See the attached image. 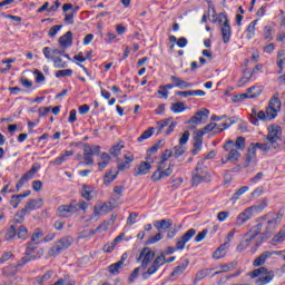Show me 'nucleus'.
<instances>
[{
	"label": "nucleus",
	"mask_w": 285,
	"mask_h": 285,
	"mask_svg": "<svg viewBox=\"0 0 285 285\" xmlns=\"http://www.w3.org/2000/svg\"><path fill=\"white\" fill-rule=\"evenodd\" d=\"M117 175H119V173H117V170H110L105 175L104 178V183L108 186L110 184H112L116 179H117Z\"/></svg>",
	"instance_id": "43"
},
{
	"label": "nucleus",
	"mask_w": 285,
	"mask_h": 285,
	"mask_svg": "<svg viewBox=\"0 0 285 285\" xmlns=\"http://www.w3.org/2000/svg\"><path fill=\"white\" fill-rule=\"evenodd\" d=\"M42 55L49 60V61H53L55 60V53H52V49H50L49 47H45L42 49Z\"/></svg>",
	"instance_id": "63"
},
{
	"label": "nucleus",
	"mask_w": 285,
	"mask_h": 285,
	"mask_svg": "<svg viewBox=\"0 0 285 285\" xmlns=\"http://www.w3.org/2000/svg\"><path fill=\"white\" fill-rule=\"evenodd\" d=\"M101 150L100 146L97 145H85L83 148V161L86 166H94L95 165V158H92L94 155H99V151Z\"/></svg>",
	"instance_id": "9"
},
{
	"label": "nucleus",
	"mask_w": 285,
	"mask_h": 285,
	"mask_svg": "<svg viewBox=\"0 0 285 285\" xmlns=\"http://www.w3.org/2000/svg\"><path fill=\"white\" fill-rule=\"evenodd\" d=\"M195 235H197V230L195 228H190L181 237L177 238L176 250H184L188 242H190Z\"/></svg>",
	"instance_id": "12"
},
{
	"label": "nucleus",
	"mask_w": 285,
	"mask_h": 285,
	"mask_svg": "<svg viewBox=\"0 0 285 285\" xmlns=\"http://www.w3.org/2000/svg\"><path fill=\"white\" fill-rule=\"evenodd\" d=\"M204 136H200V134L196 132V136L194 137V148L191 150L193 155H198L202 153V146H204Z\"/></svg>",
	"instance_id": "29"
},
{
	"label": "nucleus",
	"mask_w": 285,
	"mask_h": 285,
	"mask_svg": "<svg viewBox=\"0 0 285 285\" xmlns=\"http://www.w3.org/2000/svg\"><path fill=\"white\" fill-rule=\"evenodd\" d=\"M164 128H167L165 135H173L175 128H177V122L173 118H166L156 124V130H158V134L161 132Z\"/></svg>",
	"instance_id": "10"
},
{
	"label": "nucleus",
	"mask_w": 285,
	"mask_h": 285,
	"mask_svg": "<svg viewBox=\"0 0 285 285\" xmlns=\"http://www.w3.org/2000/svg\"><path fill=\"white\" fill-rule=\"evenodd\" d=\"M17 274V265H9L3 268V275L10 276Z\"/></svg>",
	"instance_id": "62"
},
{
	"label": "nucleus",
	"mask_w": 285,
	"mask_h": 285,
	"mask_svg": "<svg viewBox=\"0 0 285 285\" xmlns=\"http://www.w3.org/2000/svg\"><path fill=\"white\" fill-rule=\"evenodd\" d=\"M17 237V227H14V225H11L6 234H4V238L7 239V242H13V239Z\"/></svg>",
	"instance_id": "45"
},
{
	"label": "nucleus",
	"mask_w": 285,
	"mask_h": 285,
	"mask_svg": "<svg viewBox=\"0 0 285 285\" xmlns=\"http://www.w3.org/2000/svg\"><path fill=\"white\" fill-rule=\"evenodd\" d=\"M59 45L61 48H70L72 46V32L68 31L59 38Z\"/></svg>",
	"instance_id": "32"
},
{
	"label": "nucleus",
	"mask_w": 285,
	"mask_h": 285,
	"mask_svg": "<svg viewBox=\"0 0 285 285\" xmlns=\"http://www.w3.org/2000/svg\"><path fill=\"white\" fill-rule=\"evenodd\" d=\"M247 276L252 279H256V285H266L273 282L275 277V273L273 271H268L266 267H259L254 269L253 272L247 273Z\"/></svg>",
	"instance_id": "3"
},
{
	"label": "nucleus",
	"mask_w": 285,
	"mask_h": 285,
	"mask_svg": "<svg viewBox=\"0 0 285 285\" xmlns=\"http://www.w3.org/2000/svg\"><path fill=\"white\" fill-rule=\"evenodd\" d=\"M150 168H153V165L150 163L141 161L140 164L135 166L134 177H141L144 175H148V173H150Z\"/></svg>",
	"instance_id": "18"
},
{
	"label": "nucleus",
	"mask_w": 285,
	"mask_h": 285,
	"mask_svg": "<svg viewBox=\"0 0 285 285\" xmlns=\"http://www.w3.org/2000/svg\"><path fill=\"white\" fill-rule=\"evenodd\" d=\"M106 230H108V224L104 223L96 229H91L89 232L88 230L81 232L79 234V239H83L86 237H92V235H97V233H106Z\"/></svg>",
	"instance_id": "24"
},
{
	"label": "nucleus",
	"mask_w": 285,
	"mask_h": 285,
	"mask_svg": "<svg viewBox=\"0 0 285 285\" xmlns=\"http://www.w3.org/2000/svg\"><path fill=\"white\" fill-rule=\"evenodd\" d=\"M249 121L253 124V126H259V121H268V118L264 110L257 111V109H253Z\"/></svg>",
	"instance_id": "19"
},
{
	"label": "nucleus",
	"mask_w": 285,
	"mask_h": 285,
	"mask_svg": "<svg viewBox=\"0 0 285 285\" xmlns=\"http://www.w3.org/2000/svg\"><path fill=\"white\" fill-rule=\"evenodd\" d=\"M121 268H124V265H121V263L117 262L109 266V273H111V275H117V273H119V271H121Z\"/></svg>",
	"instance_id": "55"
},
{
	"label": "nucleus",
	"mask_w": 285,
	"mask_h": 285,
	"mask_svg": "<svg viewBox=\"0 0 285 285\" xmlns=\"http://www.w3.org/2000/svg\"><path fill=\"white\" fill-rule=\"evenodd\" d=\"M228 128V124L224 122L222 125H217L215 122H210L205 126L203 129L198 130L197 134L204 137V135H208V132H222V130H226Z\"/></svg>",
	"instance_id": "14"
},
{
	"label": "nucleus",
	"mask_w": 285,
	"mask_h": 285,
	"mask_svg": "<svg viewBox=\"0 0 285 285\" xmlns=\"http://www.w3.org/2000/svg\"><path fill=\"white\" fill-rule=\"evenodd\" d=\"M264 208H266V203L246 208L244 212L238 214L236 218V226H244L246 222H250V219H253V215H255V213H262Z\"/></svg>",
	"instance_id": "6"
},
{
	"label": "nucleus",
	"mask_w": 285,
	"mask_h": 285,
	"mask_svg": "<svg viewBox=\"0 0 285 285\" xmlns=\"http://www.w3.org/2000/svg\"><path fill=\"white\" fill-rule=\"evenodd\" d=\"M16 235L18 239H22V240L28 239L29 237L28 228H26V226H20L19 228L16 229Z\"/></svg>",
	"instance_id": "46"
},
{
	"label": "nucleus",
	"mask_w": 285,
	"mask_h": 285,
	"mask_svg": "<svg viewBox=\"0 0 285 285\" xmlns=\"http://www.w3.org/2000/svg\"><path fill=\"white\" fill-rule=\"evenodd\" d=\"M188 139H190V131L186 130L180 135L178 142L180 146H186L188 144Z\"/></svg>",
	"instance_id": "54"
},
{
	"label": "nucleus",
	"mask_w": 285,
	"mask_h": 285,
	"mask_svg": "<svg viewBox=\"0 0 285 285\" xmlns=\"http://www.w3.org/2000/svg\"><path fill=\"white\" fill-rule=\"evenodd\" d=\"M257 21L258 20L252 21L245 30V37L248 41L255 39V27L257 26Z\"/></svg>",
	"instance_id": "37"
},
{
	"label": "nucleus",
	"mask_w": 285,
	"mask_h": 285,
	"mask_svg": "<svg viewBox=\"0 0 285 285\" xmlns=\"http://www.w3.org/2000/svg\"><path fill=\"white\" fill-rule=\"evenodd\" d=\"M173 155L176 159H179V157H181V155H184V153H186V147L184 145H177L174 147V149L171 150Z\"/></svg>",
	"instance_id": "47"
},
{
	"label": "nucleus",
	"mask_w": 285,
	"mask_h": 285,
	"mask_svg": "<svg viewBox=\"0 0 285 285\" xmlns=\"http://www.w3.org/2000/svg\"><path fill=\"white\" fill-rule=\"evenodd\" d=\"M178 97H206V91L204 90H189V91H176Z\"/></svg>",
	"instance_id": "30"
},
{
	"label": "nucleus",
	"mask_w": 285,
	"mask_h": 285,
	"mask_svg": "<svg viewBox=\"0 0 285 285\" xmlns=\"http://www.w3.org/2000/svg\"><path fill=\"white\" fill-rule=\"evenodd\" d=\"M249 188L248 186H243L240 187L232 197V199H234V202H237L239 199V197H242V195H244L245 193H248Z\"/></svg>",
	"instance_id": "52"
},
{
	"label": "nucleus",
	"mask_w": 285,
	"mask_h": 285,
	"mask_svg": "<svg viewBox=\"0 0 285 285\" xmlns=\"http://www.w3.org/2000/svg\"><path fill=\"white\" fill-rule=\"evenodd\" d=\"M38 208H43V198L31 199L24 206V210H37Z\"/></svg>",
	"instance_id": "27"
},
{
	"label": "nucleus",
	"mask_w": 285,
	"mask_h": 285,
	"mask_svg": "<svg viewBox=\"0 0 285 285\" xmlns=\"http://www.w3.org/2000/svg\"><path fill=\"white\" fill-rule=\"evenodd\" d=\"M171 112H175L176 115H179L186 110V104L184 102H174L170 106Z\"/></svg>",
	"instance_id": "44"
},
{
	"label": "nucleus",
	"mask_w": 285,
	"mask_h": 285,
	"mask_svg": "<svg viewBox=\"0 0 285 285\" xmlns=\"http://www.w3.org/2000/svg\"><path fill=\"white\" fill-rule=\"evenodd\" d=\"M190 265V261L188 258L183 259L178 266H176L173 272L170 273V277H174L177 279V277H181L184 275V272L188 268Z\"/></svg>",
	"instance_id": "20"
},
{
	"label": "nucleus",
	"mask_w": 285,
	"mask_h": 285,
	"mask_svg": "<svg viewBox=\"0 0 285 285\" xmlns=\"http://www.w3.org/2000/svg\"><path fill=\"white\" fill-rule=\"evenodd\" d=\"M233 146V140H228L225 145L224 148L227 154V161H230L232 164H237L239 159H242V154L239 153V149H236Z\"/></svg>",
	"instance_id": "11"
},
{
	"label": "nucleus",
	"mask_w": 285,
	"mask_h": 285,
	"mask_svg": "<svg viewBox=\"0 0 285 285\" xmlns=\"http://www.w3.org/2000/svg\"><path fill=\"white\" fill-rule=\"evenodd\" d=\"M75 213H77V206L75 205H62V206H59L57 209L58 217H62V218L72 217Z\"/></svg>",
	"instance_id": "17"
},
{
	"label": "nucleus",
	"mask_w": 285,
	"mask_h": 285,
	"mask_svg": "<svg viewBox=\"0 0 285 285\" xmlns=\"http://www.w3.org/2000/svg\"><path fill=\"white\" fill-rule=\"evenodd\" d=\"M281 110L282 100H279V98L277 97H273L265 109V116L267 117V121H272V119H275Z\"/></svg>",
	"instance_id": "8"
},
{
	"label": "nucleus",
	"mask_w": 285,
	"mask_h": 285,
	"mask_svg": "<svg viewBox=\"0 0 285 285\" xmlns=\"http://www.w3.org/2000/svg\"><path fill=\"white\" fill-rule=\"evenodd\" d=\"M262 92H264V88L259 86H253L246 90L245 95H247V99H257Z\"/></svg>",
	"instance_id": "28"
},
{
	"label": "nucleus",
	"mask_w": 285,
	"mask_h": 285,
	"mask_svg": "<svg viewBox=\"0 0 285 285\" xmlns=\"http://www.w3.org/2000/svg\"><path fill=\"white\" fill-rule=\"evenodd\" d=\"M125 161L119 163L118 170H128L130 166L132 165V161H135V156L131 153H126L124 155Z\"/></svg>",
	"instance_id": "25"
},
{
	"label": "nucleus",
	"mask_w": 285,
	"mask_h": 285,
	"mask_svg": "<svg viewBox=\"0 0 285 285\" xmlns=\"http://www.w3.org/2000/svg\"><path fill=\"white\" fill-rule=\"evenodd\" d=\"M75 155V151L72 150H66L61 154V156L57 157L52 164L53 166H61V164H65V161H68V157H72Z\"/></svg>",
	"instance_id": "33"
},
{
	"label": "nucleus",
	"mask_w": 285,
	"mask_h": 285,
	"mask_svg": "<svg viewBox=\"0 0 285 285\" xmlns=\"http://www.w3.org/2000/svg\"><path fill=\"white\" fill-rule=\"evenodd\" d=\"M279 139H282V127L277 124H272L267 127V136L263 145H257V147L263 153H273V150L279 149V142H277Z\"/></svg>",
	"instance_id": "1"
},
{
	"label": "nucleus",
	"mask_w": 285,
	"mask_h": 285,
	"mask_svg": "<svg viewBox=\"0 0 285 285\" xmlns=\"http://www.w3.org/2000/svg\"><path fill=\"white\" fill-rule=\"evenodd\" d=\"M75 239L72 236H66L57 240L48 250L47 256L57 257L61 255L62 250H68L69 247L72 246Z\"/></svg>",
	"instance_id": "5"
},
{
	"label": "nucleus",
	"mask_w": 285,
	"mask_h": 285,
	"mask_svg": "<svg viewBox=\"0 0 285 285\" xmlns=\"http://www.w3.org/2000/svg\"><path fill=\"white\" fill-rule=\"evenodd\" d=\"M124 148H125V145L122 142H118L110 148L109 154L112 157H119V155H121V150H124Z\"/></svg>",
	"instance_id": "42"
},
{
	"label": "nucleus",
	"mask_w": 285,
	"mask_h": 285,
	"mask_svg": "<svg viewBox=\"0 0 285 285\" xmlns=\"http://www.w3.org/2000/svg\"><path fill=\"white\" fill-rule=\"evenodd\" d=\"M271 257V254L267 252H264L258 257L255 258L253 266H264L266 264V259Z\"/></svg>",
	"instance_id": "40"
},
{
	"label": "nucleus",
	"mask_w": 285,
	"mask_h": 285,
	"mask_svg": "<svg viewBox=\"0 0 285 285\" xmlns=\"http://www.w3.org/2000/svg\"><path fill=\"white\" fill-rule=\"evenodd\" d=\"M175 259H177L175 256L169 257L166 261V255L160 254L159 256H157L153 264L150 265V267L142 273V278L145 279H150L151 275H155V273H157L159 271V268H161V266H164V264H173V262H175Z\"/></svg>",
	"instance_id": "4"
},
{
	"label": "nucleus",
	"mask_w": 285,
	"mask_h": 285,
	"mask_svg": "<svg viewBox=\"0 0 285 285\" xmlns=\"http://www.w3.org/2000/svg\"><path fill=\"white\" fill-rule=\"evenodd\" d=\"M26 213H28V210H26V208H23L21 212L17 213L13 217V220L16 222V224H21L26 217Z\"/></svg>",
	"instance_id": "59"
},
{
	"label": "nucleus",
	"mask_w": 285,
	"mask_h": 285,
	"mask_svg": "<svg viewBox=\"0 0 285 285\" xmlns=\"http://www.w3.org/2000/svg\"><path fill=\"white\" fill-rule=\"evenodd\" d=\"M80 195L87 202H92L95 198H97V190H95V188L90 185H82Z\"/></svg>",
	"instance_id": "21"
},
{
	"label": "nucleus",
	"mask_w": 285,
	"mask_h": 285,
	"mask_svg": "<svg viewBox=\"0 0 285 285\" xmlns=\"http://www.w3.org/2000/svg\"><path fill=\"white\" fill-rule=\"evenodd\" d=\"M282 222V215L276 214L274 217H272L268 222H267V226L265 228V237L268 239V237H271V235H273V233H275V229L277 228V226H279V223Z\"/></svg>",
	"instance_id": "16"
},
{
	"label": "nucleus",
	"mask_w": 285,
	"mask_h": 285,
	"mask_svg": "<svg viewBox=\"0 0 285 285\" xmlns=\"http://www.w3.org/2000/svg\"><path fill=\"white\" fill-rule=\"evenodd\" d=\"M210 177H213L210 170L204 165V160H200L191 173V186H199L204 181H210Z\"/></svg>",
	"instance_id": "2"
},
{
	"label": "nucleus",
	"mask_w": 285,
	"mask_h": 285,
	"mask_svg": "<svg viewBox=\"0 0 285 285\" xmlns=\"http://www.w3.org/2000/svg\"><path fill=\"white\" fill-rule=\"evenodd\" d=\"M52 277V271L46 272L42 276L36 277L37 284H43L45 282H48Z\"/></svg>",
	"instance_id": "49"
},
{
	"label": "nucleus",
	"mask_w": 285,
	"mask_h": 285,
	"mask_svg": "<svg viewBox=\"0 0 285 285\" xmlns=\"http://www.w3.org/2000/svg\"><path fill=\"white\" fill-rule=\"evenodd\" d=\"M140 266L144 271L148 267V264L155 259V252L150 247H145L139 255Z\"/></svg>",
	"instance_id": "13"
},
{
	"label": "nucleus",
	"mask_w": 285,
	"mask_h": 285,
	"mask_svg": "<svg viewBox=\"0 0 285 285\" xmlns=\"http://www.w3.org/2000/svg\"><path fill=\"white\" fill-rule=\"evenodd\" d=\"M99 202H97L94 206V213L91 215L85 216L83 219L90 224H97V222H99Z\"/></svg>",
	"instance_id": "26"
},
{
	"label": "nucleus",
	"mask_w": 285,
	"mask_h": 285,
	"mask_svg": "<svg viewBox=\"0 0 285 285\" xmlns=\"http://www.w3.org/2000/svg\"><path fill=\"white\" fill-rule=\"evenodd\" d=\"M108 164H110V154L101 153L99 155L98 168L104 170V168H107Z\"/></svg>",
	"instance_id": "34"
},
{
	"label": "nucleus",
	"mask_w": 285,
	"mask_h": 285,
	"mask_svg": "<svg viewBox=\"0 0 285 285\" xmlns=\"http://www.w3.org/2000/svg\"><path fill=\"white\" fill-rule=\"evenodd\" d=\"M170 157H174L173 150H171V149H166V150L163 153L161 157H160V159H161V160L159 161L160 166H164V161H168V159H170Z\"/></svg>",
	"instance_id": "56"
},
{
	"label": "nucleus",
	"mask_w": 285,
	"mask_h": 285,
	"mask_svg": "<svg viewBox=\"0 0 285 285\" xmlns=\"http://www.w3.org/2000/svg\"><path fill=\"white\" fill-rule=\"evenodd\" d=\"M263 37L266 39V41H273V27L266 26L264 28Z\"/></svg>",
	"instance_id": "58"
},
{
	"label": "nucleus",
	"mask_w": 285,
	"mask_h": 285,
	"mask_svg": "<svg viewBox=\"0 0 285 285\" xmlns=\"http://www.w3.org/2000/svg\"><path fill=\"white\" fill-rule=\"evenodd\" d=\"M161 168H164V166L159 165L158 169L151 175L153 181H159V179H161Z\"/></svg>",
	"instance_id": "64"
},
{
	"label": "nucleus",
	"mask_w": 285,
	"mask_h": 285,
	"mask_svg": "<svg viewBox=\"0 0 285 285\" xmlns=\"http://www.w3.org/2000/svg\"><path fill=\"white\" fill-rule=\"evenodd\" d=\"M170 79H171L175 88H180L181 90H187V88H193V83L181 80L180 78H177L176 76H171Z\"/></svg>",
	"instance_id": "31"
},
{
	"label": "nucleus",
	"mask_w": 285,
	"mask_h": 285,
	"mask_svg": "<svg viewBox=\"0 0 285 285\" xmlns=\"http://www.w3.org/2000/svg\"><path fill=\"white\" fill-rule=\"evenodd\" d=\"M217 21H218L220 28H224V26L230 24L228 22V16H226L225 13H219L218 18H217Z\"/></svg>",
	"instance_id": "60"
},
{
	"label": "nucleus",
	"mask_w": 285,
	"mask_h": 285,
	"mask_svg": "<svg viewBox=\"0 0 285 285\" xmlns=\"http://www.w3.org/2000/svg\"><path fill=\"white\" fill-rule=\"evenodd\" d=\"M208 115H210V111L208 109H205V108L200 109L188 120V124L195 128V126H199V124H204V121L208 119Z\"/></svg>",
	"instance_id": "15"
},
{
	"label": "nucleus",
	"mask_w": 285,
	"mask_h": 285,
	"mask_svg": "<svg viewBox=\"0 0 285 285\" xmlns=\"http://www.w3.org/2000/svg\"><path fill=\"white\" fill-rule=\"evenodd\" d=\"M228 253V243H225L220 245L215 252H214V259H222V257H226V254Z\"/></svg>",
	"instance_id": "35"
},
{
	"label": "nucleus",
	"mask_w": 285,
	"mask_h": 285,
	"mask_svg": "<svg viewBox=\"0 0 285 285\" xmlns=\"http://www.w3.org/2000/svg\"><path fill=\"white\" fill-rule=\"evenodd\" d=\"M285 239V227H283L273 238L272 244L273 246H279V244H283Z\"/></svg>",
	"instance_id": "39"
},
{
	"label": "nucleus",
	"mask_w": 285,
	"mask_h": 285,
	"mask_svg": "<svg viewBox=\"0 0 285 285\" xmlns=\"http://www.w3.org/2000/svg\"><path fill=\"white\" fill-rule=\"evenodd\" d=\"M257 230L252 229L250 232H248L245 235L244 240L240 243V245L238 246V249L240 248V250L246 249L247 247L250 246V243L255 242V238L257 237Z\"/></svg>",
	"instance_id": "23"
},
{
	"label": "nucleus",
	"mask_w": 285,
	"mask_h": 285,
	"mask_svg": "<svg viewBox=\"0 0 285 285\" xmlns=\"http://www.w3.org/2000/svg\"><path fill=\"white\" fill-rule=\"evenodd\" d=\"M155 228L157 230H168L173 226V220L170 219H161V220H156L154 223Z\"/></svg>",
	"instance_id": "36"
},
{
	"label": "nucleus",
	"mask_w": 285,
	"mask_h": 285,
	"mask_svg": "<svg viewBox=\"0 0 285 285\" xmlns=\"http://www.w3.org/2000/svg\"><path fill=\"white\" fill-rule=\"evenodd\" d=\"M232 148H236L237 150H244L246 148V138L238 137L236 141L232 140Z\"/></svg>",
	"instance_id": "41"
},
{
	"label": "nucleus",
	"mask_w": 285,
	"mask_h": 285,
	"mask_svg": "<svg viewBox=\"0 0 285 285\" xmlns=\"http://www.w3.org/2000/svg\"><path fill=\"white\" fill-rule=\"evenodd\" d=\"M246 99H248L246 92L232 96L233 104H242V101H246Z\"/></svg>",
	"instance_id": "50"
},
{
	"label": "nucleus",
	"mask_w": 285,
	"mask_h": 285,
	"mask_svg": "<svg viewBox=\"0 0 285 285\" xmlns=\"http://www.w3.org/2000/svg\"><path fill=\"white\" fill-rule=\"evenodd\" d=\"M154 132H155V127L148 128L147 130H145L142 132V135L140 137H138V141L141 142L146 139H150V137H153Z\"/></svg>",
	"instance_id": "48"
},
{
	"label": "nucleus",
	"mask_w": 285,
	"mask_h": 285,
	"mask_svg": "<svg viewBox=\"0 0 285 285\" xmlns=\"http://www.w3.org/2000/svg\"><path fill=\"white\" fill-rule=\"evenodd\" d=\"M220 30H222L224 43H228V41H230V37L233 36L230 24H225V26L220 27Z\"/></svg>",
	"instance_id": "38"
},
{
	"label": "nucleus",
	"mask_w": 285,
	"mask_h": 285,
	"mask_svg": "<svg viewBox=\"0 0 285 285\" xmlns=\"http://www.w3.org/2000/svg\"><path fill=\"white\" fill-rule=\"evenodd\" d=\"M258 146H264V142H252L247 148L246 164H250V161H255V157H257V148Z\"/></svg>",
	"instance_id": "22"
},
{
	"label": "nucleus",
	"mask_w": 285,
	"mask_h": 285,
	"mask_svg": "<svg viewBox=\"0 0 285 285\" xmlns=\"http://www.w3.org/2000/svg\"><path fill=\"white\" fill-rule=\"evenodd\" d=\"M40 257H43V249L37 248V246L32 245V243H29L27 245L26 256L21 258V261L18 263V266H23L28 264V262L39 259Z\"/></svg>",
	"instance_id": "7"
},
{
	"label": "nucleus",
	"mask_w": 285,
	"mask_h": 285,
	"mask_svg": "<svg viewBox=\"0 0 285 285\" xmlns=\"http://www.w3.org/2000/svg\"><path fill=\"white\" fill-rule=\"evenodd\" d=\"M57 79H61L62 77H72V69H62L56 72Z\"/></svg>",
	"instance_id": "57"
},
{
	"label": "nucleus",
	"mask_w": 285,
	"mask_h": 285,
	"mask_svg": "<svg viewBox=\"0 0 285 285\" xmlns=\"http://www.w3.org/2000/svg\"><path fill=\"white\" fill-rule=\"evenodd\" d=\"M161 239H164V235H161V233H158L155 236L149 237L146 244L150 246L153 244H157V242H161Z\"/></svg>",
	"instance_id": "51"
},
{
	"label": "nucleus",
	"mask_w": 285,
	"mask_h": 285,
	"mask_svg": "<svg viewBox=\"0 0 285 285\" xmlns=\"http://www.w3.org/2000/svg\"><path fill=\"white\" fill-rule=\"evenodd\" d=\"M52 61H53L55 68H58V69L68 68V62H65L61 58L55 57Z\"/></svg>",
	"instance_id": "61"
},
{
	"label": "nucleus",
	"mask_w": 285,
	"mask_h": 285,
	"mask_svg": "<svg viewBox=\"0 0 285 285\" xmlns=\"http://www.w3.org/2000/svg\"><path fill=\"white\" fill-rule=\"evenodd\" d=\"M237 266V262H232L229 264L220 266V271L216 272V275H219V273H228L232 268H235Z\"/></svg>",
	"instance_id": "53"
}]
</instances>
